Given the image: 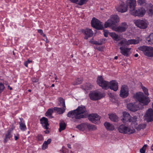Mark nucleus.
I'll return each mask as SVG.
<instances>
[{
	"label": "nucleus",
	"mask_w": 153,
	"mask_h": 153,
	"mask_svg": "<svg viewBox=\"0 0 153 153\" xmlns=\"http://www.w3.org/2000/svg\"><path fill=\"white\" fill-rule=\"evenodd\" d=\"M141 41L140 38L137 37L135 39H131L127 40L125 38H122L117 44L119 47L120 53L123 55L128 56L131 53V48L125 47L131 45H135L138 44Z\"/></svg>",
	"instance_id": "f257e3e1"
},
{
	"label": "nucleus",
	"mask_w": 153,
	"mask_h": 153,
	"mask_svg": "<svg viewBox=\"0 0 153 153\" xmlns=\"http://www.w3.org/2000/svg\"><path fill=\"white\" fill-rule=\"evenodd\" d=\"M97 82L100 86L104 89L110 88L111 90L116 91L118 89V83L116 81L114 80L108 82L104 80L102 76L97 77Z\"/></svg>",
	"instance_id": "f03ea898"
},
{
	"label": "nucleus",
	"mask_w": 153,
	"mask_h": 153,
	"mask_svg": "<svg viewBox=\"0 0 153 153\" xmlns=\"http://www.w3.org/2000/svg\"><path fill=\"white\" fill-rule=\"evenodd\" d=\"M86 111L85 106L81 105L78 107L76 109L69 111L67 116L72 118L79 119L85 117Z\"/></svg>",
	"instance_id": "7ed1b4c3"
},
{
	"label": "nucleus",
	"mask_w": 153,
	"mask_h": 153,
	"mask_svg": "<svg viewBox=\"0 0 153 153\" xmlns=\"http://www.w3.org/2000/svg\"><path fill=\"white\" fill-rule=\"evenodd\" d=\"M120 21V18L118 16L111 15L110 19L105 22L104 26L105 28L110 27L112 29L113 27H116V24L119 23Z\"/></svg>",
	"instance_id": "20e7f679"
},
{
	"label": "nucleus",
	"mask_w": 153,
	"mask_h": 153,
	"mask_svg": "<svg viewBox=\"0 0 153 153\" xmlns=\"http://www.w3.org/2000/svg\"><path fill=\"white\" fill-rule=\"evenodd\" d=\"M134 98L142 105H147L150 102L149 98L146 97L142 92H138L134 95Z\"/></svg>",
	"instance_id": "39448f33"
},
{
	"label": "nucleus",
	"mask_w": 153,
	"mask_h": 153,
	"mask_svg": "<svg viewBox=\"0 0 153 153\" xmlns=\"http://www.w3.org/2000/svg\"><path fill=\"white\" fill-rule=\"evenodd\" d=\"M118 130L119 132L123 134H130L134 133L136 130L132 126H126L121 124L118 128Z\"/></svg>",
	"instance_id": "423d86ee"
},
{
	"label": "nucleus",
	"mask_w": 153,
	"mask_h": 153,
	"mask_svg": "<svg viewBox=\"0 0 153 153\" xmlns=\"http://www.w3.org/2000/svg\"><path fill=\"white\" fill-rule=\"evenodd\" d=\"M135 25L141 29H146L149 25L148 21L146 19H136L134 21Z\"/></svg>",
	"instance_id": "0eeeda50"
},
{
	"label": "nucleus",
	"mask_w": 153,
	"mask_h": 153,
	"mask_svg": "<svg viewBox=\"0 0 153 153\" xmlns=\"http://www.w3.org/2000/svg\"><path fill=\"white\" fill-rule=\"evenodd\" d=\"M138 49L142 51L145 55L149 57H153V48L152 47L143 46L139 47Z\"/></svg>",
	"instance_id": "6e6552de"
},
{
	"label": "nucleus",
	"mask_w": 153,
	"mask_h": 153,
	"mask_svg": "<svg viewBox=\"0 0 153 153\" xmlns=\"http://www.w3.org/2000/svg\"><path fill=\"white\" fill-rule=\"evenodd\" d=\"M146 10L143 7H140L137 9L134 8L133 10H131L130 13L135 16L142 17L145 14Z\"/></svg>",
	"instance_id": "1a4fd4ad"
},
{
	"label": "nucleus",
	"mask_w": 153,
	"mask_h": 153,
	"mask_svg": "<svg viewBox=\"0 0 153 153\" xmlns=\"http://www.w3.org/2000/svg\"><path fill=\"white\" fill-rule=\"evenodd\" d=\"M91 25L93 27L98 30H102L103 28V23L95 18H93L92 19Z\"/></svg>",
	"instance_id": "9d476101"
},
{
	"label": "nucleus",
	"mask_w": 153,
	"mask_h": 153,
	"mask_svg": "<svg viewBox=\"0 0 153 153\" xmlns=\"http://www.w3.org/2000/svg\"><path fill=\"white\" fill-rule=\"evenodd\" d=\"M128 25L126 22H123L118 26L113 27L112 30L115 31L122 33L125 31L128 27Z\"/></svg>",
	"instance_id": "9b49d317"
},
{
	"label": "nucleus",
	"mask_w": 153,
	"mask_h": 153,
	"mask_svg": "<svg viewBox=\"0 0 153 153\" xmlns=\"http://www.w3.org/2000/svg\"><path fill=\"white\" fill-rule=\"evenodd\" d=\"M90 99L92 100H96L100 99L103 96V94L98 91H91L89 94Z\"/></svg>",
	"instance_id": "f8f14e48"
},
{
	"label": "nucleus",
	"mask_w": 153,
	"mask_h": 153,
	"mask_svg": "<svg viewBox=\"0 0 153 153\" xmlns=\"http://www.w3.org/2000/svg\"><path fill=\"white\" fill-rule=\"evenodd\" d=\"M144 118L148 123L153 121V109L151 108L148 109L145 114Z\"/></svg>",
	"instance_id": "ddd939ff"
},
{
	"label": "nucleus",
	"mask_w": 153,
	"mask_h": 153,
	"mask_svg": "<svg viewBox=\"0 0 153 153\" xmlns=\"http://www.w3.org/2000/svg\"><path fill=\"white\" fill-rule=\"evenodd\" d=\"M129 94L128 88L126 85H123L121 88L120 96L123 98L127 97Z\"/></svg>",
	"instance_id": "4468645a"
},
{
	"label": "nucleus",
	"mask_w": 153,
	"mask_h": 153,
	"mask_svg": "<svg viewBox=\"0 0 153 153\" xmlns=\"http://www.w3.org/2000/svg\"><path fill=\"white\" fill-rule=\"evenodd\" d=\"M117 10L119 12L122 13H124L127 11V7L125 4L124 2L120 1L119 4L116 7Z\"/></svg>",
	"instance_id": "2eb2a0df"
},
{
	"label": "nucleus",
	"mask_w": 153,
	"mask_h": 153,
	"mask_svg": "<svg viewBox=\"0 0 153 153\" xmlns=\"http://www.w3.org/2000/svg\"><path fill=\"white\" fill-rule=\"evenodd\" d=\"M126 4L130 8L129 13L131 12V10H133L135 8L136 6V2L135 0H127L126 1Z\"/></svg>",
	"instance_id": "dca6fc26"
},
{
	"label": "nucleus",
	"mask_w": 153,
	"mask_h": 153,
	"mask_svg": "<svg viewBox=\"0 0 153 153\" xmlns=\"http://www.w3.org/2000/svg\"><path fill=\"white\" fill-rule=\"evenodd\" d=\"M127 108L129 110L132 111H135L139 109L138 105L136 103H131L127 104Z\"/></svg>",
	"instance_id": "f3484780"
},
{
	"label": "nucleus",
	"mask_w": 153,
	"mask_h": 153,
	"mask_svg": "<svg viewBox=\"0 0 153 153\" xmlns=\"http://www.w3.org/2000/svg\"><path fill=\"white\" fill-rule=\"evenodd\" d=\"M100 119V117L97 114H92L89 116V120L94 123H98Z\"/></svg>",
	"instance_id": "a211bd4d"
},
{
	"label": "nucleus",
	"mask_w": 153,
	"mask_h": 153,
	"mask_svg": "<svg viewBox=\"0 0 153 153\" xmlns=\"http://www.w3.org/2000/svg\"><path fill=\"white\" fill-rule=\"evenodd\" d=\"M131 116L130 114L126 112H123V116H122L121 120L124 123L128 122Z\"/></svg>",
	"instance_id": "6ab92c4d"
},
{
	"label": "nucleus",
	"mask_w": 153,
	"mask_h": 153,
	"mask_svg": "<svg viewBox=\"0 0 153 153\" xmlns=\"http://www.w3.org/2000/svg\"><path fill=\"white\" fill-rule=\"evenodd\" d=\"M87 123H82L76 127V128L80 131H83L85 133L87 131L88 125Z\"/></svg>",
	"instance_id": "aec40b11"
},
{
	"label": "nucleus",
	"mask_w": 153,
	"mask_h": 153,
	"mask_svg": "<svg viewBox=\"0 0 153 153\" xmlns=\"http://www.w3.org/2000/svg\"><path fill=\"white\" fill-rule=\"evenodd\" d=\"M138 117L137 116H134L133 117H131L129 122L131 123V125L130 126H132L134 128V127L137 126V120Z\"/></svg>",
	"instance_id": "412c9836"
},
{
	"label": "nucleus",
	"mask_w": 153,
	"mask_h": 153,
	"mask_svg": "<svg viewBox=\"0 0 153 153\" xmlns=\"http://www.w3.org/2000/svg\"><path fill=\"white\" fill-rule=\"evenodd\" d=\"M40 122L43 127L45 128L48 129V126H49L48 119L45 117H43L40 119Z\"/></svg>",
	"instance_id": "4be33fe9"
},
{
	"label": "nucleus",
	"mask_w": 153,
	"mask_h": 153,
	"mask_svg": "<svg viewBox=\"0 0 153 153\" xmlns=\"http://www.w3.org/2000/svg\"><path fill=\"white\" fill-rule=\"evenodd\" d=\"M85 34V39H87L88 38L91 36L93 35V31L91 29H87L84 31Z\"/></svg>",
	"instance_id": "5701e85b"
},
{
	"label": "nucleus",
	"mask_w": 153,
	"mask_h": 153,
	"mask_svg": "<svg viewBox=\"0 0 153 153\" xmlns=\"http://www.w3.org/2000/svg\"><path fill=\"white\" fill-rule=\"evenodd\" d=\"M104 125L106 129L108 130L113 131L115 129L114 125L109 122H105Z\"/></svg>",
	"instance_id": "b1692460"
},
{
	"label": "nucleus",
	"mask_w": 153,
	"mask_h": 153,
	"mask_svg": "<svg viewBox=\"0 0 153 153\" xmlns=\"http://www.w3.org/2000/svg\"><path fill=\"white\" fill-rule=\"evenodd\" d=\"M148 9L147 13L149 16H152L153 15V5L152 4L148 5Z\"/></svg>",
	"instance_id": "393cba45"
},
{
	"label": "nucleus",
	"mask_w": 153,
	"mask_h": 153,
	"mask_svg": "<svg viewBox=\"0 0 153 153\" xmlns=\"http://www.w3.org/2000/svg\"><path fill=\"white\" fill-rule=\"evenodd\" d=\"M21 121L19 122V128L21 130L25 131L27 129V127L22 119H20Z\"/></svg>",
	"instance_id": "a878e982"
},
{
	"label": "nucleus",
	"mask_w": 153,
	"mask_h": 153,
	"mask_svg": "<svg viewBox=\"0 0 153 153\" xmlns=\"http://www.w3.org/2000/svg\"><path fill=\"white\" fill-rule=\"evenodd\" d=\"M51 142V139L50 138L48 139L47 141H45L43 144L42 146V149L45 150L48 148V145L50 144Z\"/></svg>",
	"instance_id": "bb28decb"
},
{
	"label": "nucleus",
	"mask_w": 153,
	"mask_h": 153,
	"mask_svg": "<svg viewBox=\"0 0 153 153\" xmlns=\"http://www.w3.org/2000/svg\"><path fill=\"white\" fill-rule=\"evenodd\" d=\"M109 118L114 122H117L118 120V117L115 114H108Z\"/></svg>",
	"instance_id": "cd10ccee"
},
{
	"label": "nucleus",
	"mask_w": 153,
	"mask_h": 153,
	"mask_svg": "<svg viewBox=\"0 0 153 153\" xmlns=\"http://www.w3.org/2000/svg\"><path fill=\"white\" fill-rule=\"evenodd\" d=\"M109 35L114 40L118 41L120 39L119 36L118 34L115 33H109Z\"/></svg>",
	"instance_id": "c85d7f7f"
},
{
	"label": "nucleus",
	"mask_w": 153,
	"mask_h": 153,
	"mask_svg": "<svg viewBox=\"0 0 153 153\" xmlns=\"http://www.w3.org/2000/svg\"><path fill=\"white\" fill-rule=\"evenodd\" d=\"M147 42L150 44H153V33L150 34L146 38Z\"/></svg>",
	"instance_id": "c756f323"
},
{
	"label": "nucleus",
	"mask_w": 153,
	"mask_h": 153,
	"mask_svg": "<svg viewBox=\"0 0 153 153\" xmlns=\"http://www.w3.org/2000/svg\"><path fill=\"white\" fill-rule=\"evenodd\" d=\"M66 108L64 107L63 108H60L54 107L53 109L58 114H61L63 113L65 111Z\"/></svg>",
	"instance_id": "7c9ffc66"
},
{
	"label": "nucleus",
	"mask_w": 153,
	"mask_h": 153,
	"mask_svg": "<svg viewBox=\"0 0 153 153\" xmlns=\"http://www.w3.org/2000/svg\"><path fill=\"white\" fill-rule=\"evenodd\" d=\"M146 126V123H142L140 124L137 126H136L134 127V129H136L137 130L139 131L141 129H143L145 128Z\"/></svg>",
	"instance_id": "2f4dec72"
},
{
	"label": "nucleus",
	"mask_w": 153,
	"mask_h": 153,
	"mask_svg": "<svg viewBox=\"0 0 153 153\" xmlns=\"http://www.w3.org/2000/svg\"><path fill=\"white\" fill-rule=\"evenodd\" d=\"M12 135L11 134L10 132L8 131L7 134L5 135L4 138V142L6 143L7 141L10 140L12 137Z\"/></svg>",
	"instance_id": "473e14b6"
},
{
	"label": "nucleus",
	"mask_w": 153,
	"mask_h": 153,
	"mask_svg": "<svg viewBox=\"0 0 153 153\" xmlns=\"http://www.w3.org/2000/svg\"><path fill=\"white\" fill-rule=\"evenodd\" d=\"M88 125V128H87V131L88 130L89 131H95L97 129L96 127L94 125L89 124L87 123Z\"/></svg>",
	"instance_id": "72a5a7b5"
},
{
	"label": "nucleus",
	"mask_w": 153,
	"mask_h": 153,
	"mask_svg": "<svg viewBox=\"0 0 153 153\" xmlns=\"http://www.w3.org/2000/svg\"><path fill=\"white\" fill-rule=\"evenodd\" d=\"M59 132H61L62 131L64 130L66 127V125L63 121H62L59 123Z\"/></svg>",
	"instance_id": "f704fd0d"
},
{
	"label": "nucleus",
	"mask_w": 153,
	"mask_h": 153,
	"mask_svg": "<svg viewBox=\"0 0 153 153\" xmlns=\"http://www.w3.org/2000/svg\"><path fill=\"white\" fill-rule=\"evenodd\" d=\"M53 112V109L52 108L48 109L47 111L45 113V115L46 116L51 118L52 117V114Z\"/></svg>",
	"instance_id": "c9c22d12"
},
{
	"label": "nucleus",
	"mask_w": 153,
	"mask_h": 153,
	"mask_svg": "<svg viewBox=\"0 0 153 153\" xmlns=\"http://www.w3.org/2000/svg\"><path fill=\"white\" fill-rule=\"evenodd\" d=\"M83 87V89L85 90H89L92 88V86L89 83H86L85 85Z\"/></svg>",
	"instance_id": "e433bc0d"
},
{
	"label": "nucleus",
	"mask_w": 153,
	"mask_h": 153,
	"mask_svg": "<svg viewBox=\"0 0 153 153\" xmlns=\"http://www.w3.org/2000/svg\"><path fill=\"white\" fill-rule=\"evenodd\" d=\"M59 101L60 103V104L62 106L66 108L65 100L62 98H60L59 99Z\"/></svg>",
	"instance_id": "4c0bfd02"
},
{
	"label": "nucleus",
	"mask_w": 153,
	"mask_h": 153,
	"mask_svg": "<svg viewBox=\"0 0 153 153\" xmlns=\"http://www.w3.org/2000/svg\"><path fill=\"white\" fill-rule=\"evenodd\" d=\"M141 86L144 94L148 96L149 95L148 89L143 85H141Z\"/></svg>",
	"instance_id": "58836bf2"
},
{
	"label": "nucleus",
	"mask_w": 153,
	"mask_h": 153,
	"mask_svg": "<svg viewBox=\"0 0 153 153\" xmlns=\"http://www.w3.org/2000/svg\"><path fill=\"white\" fill-rule=\"evenodd\" d=\"M82 78H77L73 83L74 85L79 84L82 82Z\"/></svg>",
	"instance_id": "ea45409f"
},
{
	"label": "nucleus",
	"mask_w": 153,
	"mask_h": 153,
	"mask_svg": "<svg viewBox=\"0 0 153 153\" xmlns=\"http://www.w3.org/2000/svg\"><path fill=\"white\" fill-rule=\"evenodd\" d=\"M90 42L91 43L95 45H101L103 43V42L102 41L97 42V41H94L93 39H92L90 41Z\"/></svg>",
	"instance_id": "a19ab883"
},
{
	"label": "nucleus",
	"mask_w": 153,
	"mask_h": 153,
	"mask_svg": "<svg viewBox=\"0 0 153 153\" xmlns=\"http://www.w3.org/2000/svg\"><path fill=\"white\" fill-rule=\"evenodd\" d=\"M88 1V0H80L79 1L78 3H77L80 5H82L86 4Z\"/></svg>",
	"instance_id": "79ce46f5"
},
{
	"label": "nucleus",
	"mask_w": 153,
	"mask_h": 153,
	"mask_svg": "<svg viewBox=\"0 0 153 153\" xmlns=\"http://www.w3.org/2000/svg\"><path fill=\"white\" fill-rule=\"evenodd\" d=\"M147 146L146 144L144 145L143 147L140 150V152L141 153H145L146 151V149Z\"/></svg>",
	"instance_id": "37998d69"
},
{
	"label": "nucleus",
	"mask_w": 153,
	"mask_h": 153,
	"mask_svg": "<svg viewBox=\"0 0 153 153\" xmlns=\"http://www.w3.org/2000/svg\"><path fill=\"white\" fill-rule=\"evenodd\" d=\"M137 2L138 4L143 5L145 4L146 1L145 0H137Z\"/></svg>",
	"instance_id": "c03bdc74"
},
{
	"label": "nucleus",
	"mask_w": 153,
	"mask_h": 153,
	"mask_svg": "<svg viewBox=\"0 0 153 153\" xmlns=\"http://www.w3.org/2000/svg\"><path fill=\"white\" fill-rule=\"evenodd\" d=\"M37 139L38 140L41 141L43 140V137L41 135H38L37 137Z\"/></svg>",
	"instance_id": "a18cd8bd"
},
{
	"label": "nucleus",
	"mask_w": 153,
	"mask_h": 153,
	"mask_svg": "<svg viewBox=\"0 0 153 153\" xmlns=\"http://www.w3.org/2000/svg\"><path fill=\"white\" fill-rule=\"evenodd\" d=\"M32 61L31 60H30L29 59H28L27 61H25L24 62V65L25 66L27 67H28V64L29 63H30Z\"/></svg>",
	"instance_id": "49530a36"
},
{
	"label": "nucleus",
	"mask_w": 153,
	"mask_h": 153,
	"mask_svg": "<svg viewBox=\"0 0 153 153\" xmlns=\"http://www.w3.org/2000/svg\"><path fill=\"white\" fill-rule=\"evenodd\" d=\"M38 32L41 35H42L44 37H46V36L43 33V30H42L41 29H39L38 30Z\"/></svg>",
	"instance_id": "de8ad7c7"
},
{
	"label": "nucleus",
	"mask_w": 153,
	"mask_h": 153,
	"mask_svg": "<svg viewBox=\"0 0 153 153\" xmlns=\"http://www.w3.org/2000/svg\"><path fill=\"white\" fill-rule=\"evenodd\" d=\"M103 32L104 36L105 37H107L109 34V32L107 30H103Z\"/></svg>",
	"instance_id": "09e8293b"
},
{
	"label": "nucleus",
	"mask_w": 153,
	"mask_h": 153,
	"mask_svg": "<svg viewBox=\"0 0 153 153\" xmlns=\"http://www.w3.org/2000/svg\"><path fill=\"white\" fill-rule=\"evenodd\" d=\"M95 48L100 51H102L103 50V47L102 46H100L97 48Z\"/></svg>",
	"instance_id": "8fccbe9b"
},
{
	"label": "nucleus",
	"mask_w": 153,
	"mask_h": 153,
	"mask_svg": "<svg viewBox=\"0 0 153 153\" xmlns=\"http://www.w3.org/2000/svg\"><path fill=\"white\" fill-rule=\"evenodd\" d=\"M71 1L74 3H76L77 4V3H78L79 0H70Z\"/></svg>",
	"instance_id": "3c124183"
},
{
	"label": "nucleus",
	"mask_w": 153,
	"mask_h": 153,
	"mask_svg": "<svg viewBox=\"0 0 153 153\" xmlns=\"http://www.w3.org/2000/svg\"><path fill=\"white\" fill-rule=\"evenodd\" d=\"M19 134H17L16 136L15 135L14 136L15 140H17L19 138Z\"/></svg>",
	"instance_id": "603ef678"
},
{
	"label": "nucleus",
	"mask_w": 153,
	"mask_h": 153,
	"mask_svg": "<svg viewBox=\"0 0 153 153\" xmlns=\"http://www.w3.org/2000/svg\"><path fill=\"white\" fill-rule=\"evenodd\" d=\"M38 80L37 79H32V81L34 82H38Z\"/></svg>",
	"instance_id": "864d4df0"
},
{
	"label": "nucleus",
	"mask_w": 153,
	"mask_h": 153,
	"mask_svg": "<svg viewBox=\"0 0 153 153\" xmlns=\"http://www.w3.org/2000/svg\"><path fill=\"white\" fill-rule=\"evenodd\" d=\"M68 147L69 148L71 149V146L70 144H68L67 145Z\"/></svg>",
	"instance_id": "5fc2aeb1"
},
{
	"label": "nucleus",
	"mask_w": 153,
	"mask_h": 153,
	"mask_svg": "<svg viewBox=\"0 0 153 153\" xmlns=\"http://www.w3.org/2000/svg\"><path fill=\"white\" fill-rule=\"evenodd\" d=\"M68 153H73V152L71 151H69L68 150Z\"/></svg>",
	"instance_id": "6e6d98bb"
},
{
	"label": "nucleus",
	"mask_w": 153,
	"mask_h": 153,
	"mask_svg": "<svg viewBox=\"0 0 153 153\" xmlns=\"http://www.w3.org/2000/svg\"><path fill=\"white\" fill-rule=\"evenodd\" d=\"M138 56V54H137V53L135 54L134 55V56H135V57H137Z\"/></svg>",
	"instance_id": "4d7b16f0"
},
{
	"label": "nucleus",
	"mask_w": 153,
	"mask_h": 153,
	"mask_svg": "<svg viewBox=\"0 0 153 153\" xmlns=\"http://www.w3.org/2000/svg\"><path fill=\"white\" fill-rule=\"evenodd\" d=\"M151 149L152 150H153V144L151 146Z\"/></svg>",
	"instance_id": "13d9d810"
},
{
	"label": "nucleus",
	"mask_w": 153,
	"mask_h": 153,
	"mask_svg": "<svg viewBox=\"0 0 153 153\" xmlns=\"http://www.w3.org/2000/svg\"><path fill=\"white\" fill-rule=\"evenodd\" d=\"M118 59V57L117 56H115V57H114V59Z\"/></svg>",
	"instance_id": "bf43d9fd"
},
{
	"label": "nucleus",
	"mask_w": 153,
	"mask_h": 153,
	"mask_svg": "<svg viewBox=\"0 0 153 153\" xmlns=\"http://www.w3.org/2000/svg\"><path fill=\"white\" fill-rule=\"evenodd\" d=\"M46 37V42H48V39H47L46 36V37Z\"/></svg>",
	"instance_id": "052dcab7"
},
{
	"label": "nucleus",
	"mask_w": 153,
	"mask_h": 153,
	"mask_svg": "<svg viewBox=\"0 0 153 153\" xmlns=\"http://www.w3.org/2000/svg\"><path fill=\"white\" fill-rule=\"evenodd\" d=\"M62 150H63V153H64V147H62Z\"/></svg>",
	"instance_id": "680f3d73"
},
{
	"label": "nucleus",
	"mask_w": 153,
	"mask_h": 153,
	"mask_svg": "<svg viewBox=\"0 0 153 153\" xmlns=\"http://www.w3.org/2000/svg\"><path fill=\"white\" fill-rule=\"evenodd\" d=\"M54 84H53L51 86H52V87H54Z\"/></svg>",
	"instance_id": "e2e57ef3"
},
{
	"label": "nucleus",
	"mask_w": 153,
	"mask_h": 153,
	"mask_svg": "<svg viewBox=\"0 0 153 153\" xmlns=\"http://www.w3.org/2000/svg\"><path fill=\"white\" fill-rule=\"evenodd\" d=\"M28 91L30 92L31 91V90L30 89H29Z\"/></svg>",
	"instance_id": "0e129e2a"
},
{
	"label": "nucleus",
	"mask_w": 153,
	"mask_h": 153,
	"mask_svg": "<svg viewBox=\"0 0 153 153\" xmlns=\"http://www.w3.org/2000/svg\"><path fill=\"white\" fill-rule=\"evenodd\" d=\"M55 79H57V77H56L55 78Z\"/></svg>",
	"instance_id": "69168bd1"
},
{
	"label": "nucleus",
	"mask_w": 153,
	"mask_h": 153,
	"mask_svg": "<svg viewBox=\"0 0 153 153\" xmlns=\"http://www.w3.org/2000/svg\"><path fill=\"white\" fill-rule=\"evenodd\" d=\"M10 90H12V88H11H11H10Z\"/></svg>",
	"instance_id": "338daca9"
}]
</instances>
